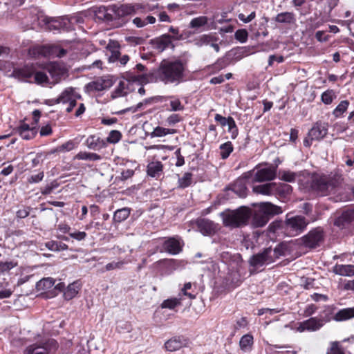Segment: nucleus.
<instances>
[{
	"label": "nucleus",
	"instance_id": "f257e3e1",
	"mask_svg": "<svg viewBox=\"0 0 354 354\" xmlns=\"http://www.w3.org/2000/svg\"><path fill=\"white\" fill-rule=\"evenodd\" d=\"M186 62L179 58L163 59L154 72L156 80L165 84L178 85L185 77Z\"/></svg>",
	"mask_w": 354,
	"mask_h": 354
},
{
	"label": "nucleus",
	"instance_id": "f03ea898",
	"mask_svg": "<svg viewBox=\"0 0 354 354\" xmlns=\"http://www.w3.org/2000/svg\"><path fill=\"white\" fill-rule=\"evenodd\" d=\"M342 181V175L337 173L330 175H313L310 177L306 189L315 192L320 196L333 193Z\"/></svg>",
	"mask_w": 354,
	"mask_h": 354
},
{
	"label": "nucleus",
	"instance_id": "7ed1b4c3",
	"mask_svg": "<svg viewBox=\"0 0 354 354\" xmlns=\"http://www.w3.org/2000/svg\"><path fill=\"white\" fill-rule=\"evenodd\" d=\"M256 209L252 211V225L254 227L265 226L271 217L279 215L283 212L281 207L270 202H261L255 204Z\"/></svg>",
	"mask_w": 354,
	"mask_h": 354
},
{
	"label": "nucleus",
	"instance_id": "20e7f679",
	"mask_svg": "<svg viewBox=\"0 0 354 354\" xmlns=\"http://www.w3.org/2000/svg\"><path fill=\"white\" fill-rule=\"evenodd\" d=\"M223 223L225 226L236 228L247 225L252 216V209L245 206H241L236 209H226L220 213Z\"/></svg>",
	"mask_w": 354,
	"mask_h": 354
},
{
	"label": "nucleus",
	"instance_id": "39448f33",
	"mask_svg": "<svg viewBox=\"0 0 354 354\" xmlns=\"http://www.w3.org/2000/svg\"><path fill=\"white\" fill-rule=\"evenodd\" d=\"M139 8L141 6L136 3L113 4V18L118 26L125 25L129 21V17L139 13Z\"/></svg>",
	"mask_w": 354,
	"mask_h": 354
},
{
	"label": "nucleus",
	"instance_id": "423d86ee",
	"mask_svg": "<svg viewBox=\"0 0 354 354\" xmlns=\"http://www.w3.org/2000/svg\"><path fill=\"white\" fill-rule=\"evenodd\" d=\"M66 54V50L55 45L39 46L30 48L29 55L32 57H63Z\"/></svg>",
	"mask_w": 354,
	"mask_h": 354
},
{
	"label": "nucleus",
	"instance_id": "0eeeda50",
	"mask_svg": "<svg viewBox=\"0 0 354 354\" xmlns=\"http://www.w3.org/2000/svg\"><path fill=\"white\" fill-rule=\"evenodd\" d=\"M280 253L277 249L272 250L271 248H266L262 252L253 255L250 263L252 266L261 267L265 264L272 263L279 258Z\"/></svg>",
	"mask_w": 354,
	"mask_h": 354
},
{
	"label": "nucleus",
	"instance_id": "6e6552de",
	"mask_svg": "<svg viewBox=\"0 0 354 354\" xmlns=\"http://www.w3.org/2000/svg\"><path fill=\"white\" fill-rule=\"evenodd\" d=\"M81 95L75 92V88L68 87L64 89L57 98L55 100L56 104H68L66 111L71 112L74 106L77 104V100L80 99Z\"/></svg>",
	"mask_w": 354,
	"mask_h": 354
},
{
	"label": "nucleus",
	"instance_id": "1a4fd4ad",
	"mask_svg": "<svg viewBox=\"0 0 354 354\" xmlns=\"http://www.w3.org/2000/svg\"><path fill=\"white\" fill-rule=\"evenodd\" d=\"M287 230L292 236L301 233L306 227L308 222L302 216L288 217L286 221Z\"/></svg>",
	"mask_w": 354,
	"mask_h": 354
},
{
	"label": "nucleus",
	"instance_id": "9d476101",
	"mask_svg": "<svg viewBox=\"0 0 354 354\" xmlns=\"http://www.w3.org/2000/svg\"><path fill=\"white\" fill-rule=\"evenodd\" d=\"M56 349V341L49 339L43 344H34L29 346L24 354H54Z\"/></svg>",
	"mask_w": 354,
	"mask_h": 354
},
{
	"label": "nucleus",
	"instance_id": "9b49d317",
	"mask_svg": "<svg viewBox=\"0 0 354 354\" xmlns=\"http://www.w3.org/2000/svg\"><path fill=\"white\" fill-rule=\"evenodd\" d=\"M326 323L323 318L317 317H311L308 319L298 323L297 331L303 333L304 331L314 332L319 330Z\"/></svg>",
	"mask_w": 354,
	"mask_h": 354
},
{
	"label": "nucleus",
	"instance_id": "f8f14e48",
	"mask_svg": "<svg viewBox=\"0 0 354 354\" xmlns=\"http://www.w3.org/2000/svg\"><path fill=\"white\" fill-rule=\"evenodd\" d=\"M113 82L111 78L101 77L86 84L84 90L86 93L102 91L111 88Z\"/></svg>",
	"mask_w": 354,
	"mask_h": 354
},
{
	"label": "nucleus",
	"instance_id": "ddd939ff",
	"mask_svg": "<svg viewBox=\"0 0 354 354\" xmlns=\"http://www.w3.org/2000/svg\"><path fill=\"white\" fill-rule=\"evenodd\" d=\"M183 242L178 236L170 237L166 239L163 244V250L169 254L176 255L183 249Z\"/></svg>",
	"mask_w": 354,
	"mask_h": 354
},
{
	"label": "nucleus",
	"instance_id": "4468645a",
	"mask_svg": "<svg viewBox=\"0 0 354 354\" xmlns=\"http://www.w3.org/2000/svg\"><path fill=\"white\" fill-rule=\"evenodd\" d=\"M323 239L322 231L319 229H315L308 232L303 237V243L306 247L310 248H316Z\"/></svg>",
	"mask_w": 354,
	"mask_h": 354
},
{
	"label": "nucleus",
	"instance_id": "2eb2a0df",
	"mask_svg": "<svg viewBox=\"0 0 354 354\" xmlns=\"http://www.w3.org/2000/svg\"><path fill=\"white\" fill-rule=\"evenodd\" d=\"M46 70L51 77V84H55L59 82L66 73V70L64 68L55 62L50 63L48 64L46 66Z\"/></svg>",
	"mask_w": 354,
	"mask_h": 354
},
{
	"label": "nucleus",
	"instance_id": "dca6fc26",
	"mask_svg": "<svg viewBox=\"0 0 354 354\" xmlns=\"http://www.w3.org/2000/svg\"><path fill=\"white\" fill-rule=\"evenodd\" d=\"M95 17L98 20L110 23L113 22V4L108 6H102L95 10Z\"/></svg>",
	"mask_w": 354,
	"mask_h": 354
},
{
	"label": "nucleus",
	"instance_id": "f3484780",
	"mask_svg": "<svg viewBox=\"0 0 354 354\" xmlns=\"http://www.w3.org/2000/svg\"><path fill=\"white\" fill-rule=\"evenodd\" d=\"M35 72V64H26L23 67L14 69L12 75L21 81H28Z\"/></svg>",
	"mask_w": 354,
	"mask_h": 354
},
{
	"label": "nucleus",
	"instance_id": "a211bd4d",
	"mask_svg": "<svg viewBox=\"0 0 354 354\" xmlns=\"http://www.w3.org/2000/svg\"><path fill=\"white\" fill-rule=\"evenodd\" d=\"M328 133V124L321 122H316L308 132L311 140H319Z\"/></svg>",
	"mask_w": 354,
	"mask_h": 354
},
{
	"label": "nucleus",
	"instance_id": "6ab92c4d",
	"mask_svg": "<svg viewBox=\"0 0 354 354\" xmlns=\"http://www.w3.org/2000/svg\"><path fill=\"white\" fill-rule=\"evenodd\" d=\"M196 226L199 232L204 236H212L217 231L216 225L213 221L206 218L197 220Z\"/></svg>",
	"mask_w": 354,
	"mask_h": 354
},
{
	"label": "nucleus",
	"instance_id": "aec40b11",
	"mask_svg": "<svg viewBox=\"0 0 354 354\" xmlns=\"http://www.w3.org/2000/svg\"><path fill=\"white\" fill-rule=\"evenodd\" d=\"M276 177V170L272 167H264L255 172L253 182H263L274 179Z\"/></svg>",
	"mask_w": 354,
	"mask_h": 354
},
{
	"label": "nucleus",
	"instance_id": "412c9836",
	"mask_svg": "<svg viewBox=\"0 0 354 354\" xmlns=\"http://www.w3.org/2000/svg\"><path fill=\"white\" fill-rule=\"evenodd\" d=\"M248 176L245 174L244 177L238 178L233 184L227 188V190L232 191L239 197L245 198L247 196V187L245 178Z\"/></svg>",
	"mask_w": 354,
	"mask_h": 354
},
{
	"label": "nucleus",
	"instance_id": "4be33fe9",
	"mask_svg": "<svg viewBox=\"0 0 354 354\" xmlns=\"http://www.w3.org/2000/svg\"><path fill=\"white\" fill-rule=\"evenodd\" d=\"M85 145L89 149L99 151L106 147V142L97 135H91L86 138Z\"/></svg>",
	"mask_w": 354,
	"mask_h": 354
},
{
	"label": "nucleus",
	"instance_id": "5701e85b",
	"mask_svg": "<svg viewBox=\"0 0 354 354\" xmlns=\"http://www.w3.org/2000/svg\"><path fill=\"white\" fill-rule=\"evenodd\" d=\"M147 174L156 179L159 178L163 174V165L160 161H153L147 167Z\"/></svg>",
	"mask_w": 354,
	"mask_h": 354
},
{
	"label": "nucleus",
	"instance_id": "b1692460",
	"mask_svg": "<svg viewBox=\"0 0 354 354\" xmlns=\"http://www.w3.org/2000/svg\"><path fill=\"white\" fill-rule=\"evenodd\" d=\"M276 183H268L253 187V192L256 194L266 196L275 195Z\"/></svg>",
	"mask_w": 354,
	"mask_h": 354
},
{
	"label": "nucleus",
	"instance_id": "393cba45",
	"mask_svg": "<svg viewBox=\"0 0 354 354\" xmlns=\"http://www.w3.org/2000/svg\"><path fill=\"white\" fill-rule=\"evenodd\" d=\"M155 48L160 52H162L172 45L171 36L169 35H162L161 37L156 39L154 41Z\"/></svg>",
	"mask_w": 354,
	"mask_h": 354
},
{
	"label": "nucleus",
	"instance_id": "a878e982",
	"mask_svg": "<svg viewBox=\"0 0 354 354\" xmlns=\"http://www.w3.org/2000/svg\"><path fill=\"white\" fill-rule=\"evenodd\" d=\"M333 271L335 274L340 276L352 277L354 275V265L336 264L333 267Z\"/></svg>",
	"mask_w": 354,
	"mask_h": 354
},
{
	"label": "nucleus",
	"instance_id": "bb28decb",
	"mask_svg": "<svg viewBox=\"0 0 354 354\" xmlns=\"http://www.w3.org/2000/svg\"><path fill=\"white\" fill-rule=\"evenodd\" d=\"M274 20L279 24L290 25L295 23L296 17L292 12H283L277 14Z\"/></svg>",
	"mask_w": 354,
	"mask_h": 354
},
{
	"label": "nucleus",
	"instance_id": "cd10ccee",
	"mask_svg": "<svg viewBox=\"0 0 354 354\" xmlns=\"http://www.w3.org/2000/svg\"><path fill=\"white\" fill-rule=\"evenodd\" d=\"M354 317V307L346 308L339 310L333 316V319L336 322H344Z\"/></svg>",
	"mask_w": 354,
	"mask_h": 354
},
{
	"label": "nucleus",
	"instance_id": "c85d7f7f",
	"mask_svg": "<svg viewBox=\"0 0 354 354\" xmlns=\"http://www.w3.org/2000/svg\"><path fill=\"white\" fill-rule=\"evenodd\" d=\"M162 98V97H161V96H156V97H150L148 99H145L143 102H139L136 106H131V107L120 110L119 111H117L115 113L118 115H121V114L125 113L126 112H128V111L135 113L138 110L141 109L144 104H149L152 102H157L160 101Z\"/></svg>",
	"mask_w": 354,
	"mask_h": 354
},
{
	"label": "nucleus",
	"instance_id": "c756f323",
	"mask_svg": "<svg viewBox=\"0 0 354 354\" xmlns=\"http://www.w3.org/2000/svg\"><path fill=\"white\" fill-rule=\"evenodd\" d=\"M184 344L182 337H175L167 340L165 344V347L167 351L173 352L181 348Z\"/></svg>",
	"mask_w": 354,
	"mask_h": 354
},
{
	"label": "nucleus",
	"instance_id": "7c9ffc66",
	"mask_svg": "<svg viewBox=\"0 0 354 354\" xmlns=\"http://www.w3.org/2000/svg\"><path fill=\"white\" fill-rule=\"evenodd\" d=\"M157 263L162 265L167 269L168 273H171L174 270L183 266V261L173 259H162L158 261Z\"/></svg>",
	"mask_w": 354,
	"mask_h": 354
},
{
	"label": "nucleus",
	"instance_id": "2f4dec72",
	"mask_svg": "<svg viewBox=\"0 0 354 354\" xmlns=\"http://www.w3.org/2000/svg\"><path fill=\"white\" fill-rule=\"evenodd\" d=\"M73 159L79 160L97 161L100 160L102 157L95 153L80 151L74 156Z\"/></svg>",
	"mask_w": 354,
	"mask_h": 354
},
{
	"label": "nucleus",
	"instance_id": "473e14b6",
	"mask_svg": "<svg viewBox=\"0 0 354 354\" xmlns=\"http://www.w3.org/2000/svg\"><path fill=\"white\" fill-rule=\"evenodd\" d=\"M80 290V283L78 281H74L67 286L64 292V296L66 299L70 300L77 295Z\"/></svg>",
	"mask_w": 354,
	"mask_h": 354
},
{
	"label": "nucleus",
	"instance_id": "72a5a7b5",
	"mask_svg": "<svg viewBox=\"0 0 354 354\" xmlns=\"http://www.w3.org/2000/svg\"><path fill=\"white\" fill-rule=\"evenodd\" d=\"M253 344V336L250 334L244 335L239 341L240 348L244 352L250 351L252 348Z\"/></svg>",
	"mask_w": 354,
	"mask_h": 354
},
{
	"label": "nucleus",
	"instance_id": "f704fd0d",
	"mask_svg": "<svg viewBox=\"0 0 354 354\" xmlns=\"http://www.w3.org/2000/svg\"><path fill=\"white\" fill-rule=\"evenodd\" d=\"M216 38L212 35H202L194 39V43L198 46L209 45L212 41H216Z\"/></svg>",
	"mask_w": 354,
	"mask_h": 354
},
{
	"label": "nucleus",
	"instance_id": "c9c22d12",
	"mask_svg": "<svg viewBox=\"0 0 354 354\" xmlns=\"http://www.w3.org/2000/svg\"><path fill=\"white\" fill-rule=\"evenodd\" d=\"M136 5L141 6V8H139V12L144 14L149 12H154L156 10L160 9L159 3L156 2H149L146 3H136Z\"/></svg>",
	"mask_w": 354,
	"mask_h": 354
},
{
	"label": "nucleus",
	"instance_id": "e433bc0d",
	"mask_svg": "<svg viewBox=\"0 0 354 354\" xmlns=\"http://www.w3.org/2000/svg\"><path fill=\"white\" fill-rule=\"evenodd\" d=\"M55 281L50 277L44 278L37 283V288L41 291H46L54 286Z\"/></svg>",
	"mask_w": 354,
	"mask_h": 354
},
{
	"label": "nucleus",
	"instance_id": "4c0bfd02",
	"mask_svg": "<svg viewBox=\"0 0 354 354\" xmlns=\"http://www.w3.org/2000/svg\"><path fill=\"white\" fill-rule=\"evenodd\" d=\"M127 93V84H125L124 82L120 81L118 86L111 92V98L115 99L124 96L126 95Z\"/></svg>",
	"mask_w": 354,
	"mask_h": 354
},
{
	"label": "nucleus",
	"instance_id": "58836bf2",
	"mask_svg": "<svg viewBox=\"0 0 354 354\" xmlns=\"http://www.w3.org/2000/svg\"><path fill=\"white\" fill-rule=\"evenodd\" d=\"M130 214V209L128 207L119 209L114 212L113 221L116 223H121L126 220Z\"/></svg>",
	"mask_w": 354,
	"mask_h": 354
},
{
	"label": "nucleus",
	"instance_id": "ea45409f",
	"mask_svg": "<svg viewBox=\"0 0 354 354\" xmlns=\"http://www.w3.org/2000/svg\"><path fill=\"white\" fill-rule=\"evenodd\" d=\"M192 174L186 172L182 177H179L178 180V187L185 189L190 186L192 183Z\"/></svg>",
	"mask_w": 354,
	"mask_h": 354
},
{
	"label": "nucleus",
	"instance_id": "a19ab883",
	"mask_svg": "<svg viewBox=\"0 0 354 354\" xmlns=\"http://www.w3.org/2000/svg\"><path fill=\"white\" fill-rule=\"evenodd\" d=\"M180 304L181 299L174 297L164 300L160 304V306L162 308H168L170 310H173L176 307L180 306Z\"/></svg>",
	"mask_w": 354,
	"mask_h": 354
},
{
	"label": "nucleus",
	"instance_id": "79ce46f5",
	"mask_svg": "<svg viewBox=\"0 0 354 354\" xmlns=\"http://www.w3.org/2000/svg\"><path fill=\"white\" fill-rule=\"evenodd\" d=\"M176 132V129H167L161 127H156L151 133V136L153 137H162L168 134H174Z\"/></svg>",
	"mask_w": 354,
	"mask_h": 354
},
{
	"label": "nucleus",
	"instance_id": "37998d69",
	"mask_svg": "<svg viewBox=\"0 0 354 354\" xmlns=\"http://www.w3.org/2000/svg\"><path fill=\"white\" fill-rule=\"evenodd\" d=\"M349 106L348 100H343L333 110V114L335 118L341 117L345 113Z\"/></svg>",
	"mask_w": 354,
	"mask_h": 354
},
{
	"label": "nucleus",
	"instance_id": "c03bdc74",
	"mask_svg": "<svg viewBox=\"0 0 354 354\" xmlns=\"http://www.w3.org/2000/svg\"><path fill=\"white\" fill-rule=\"evenodd\" d=\"M208 22V19L205 16H200L194 18L189 23V27L192 28H198L206 25Z\"/></svg>",
	"mask_w": 354,
	"mask_h": 354
},
{
	"label": "nucleus",
	"instance_id": "a18cd8bd",
	"mask_svg": "<svg viewBox=\"0 0 354 354\" xmlns=\"http://www.w3.org/2000/svg\"><path fill=\"white\" fill-rule=\"evenodd\" d=\"M292 192L290 185L285 183H276L275 195L285 196Z\"/></svg>",
	"mask_w": 354,
	"mask_h": 354
},
{
	"label": "nucleus",
	"instance_id": "49530a36",
	"mask_svg": "<svg viewBox=\"0 0 354 354\" xmlns=\"http://www.w3.org/2000/svg\"><path fill=\"white\" fill-rule=\"evenodd\" d=\"M35 82L39 84H51L50 80L46 73L43 72H37V68H35Z\"/></svg>",
	"mask_w": 354,
	"mask_h": 354
},
{
	"label": "nucleus",
	"instance_id": "de8ad7c7",
	"mask_svg": "<svg viewBox=\"0 0 354 354\" xmlns=\"http://www.w3.org/2000/svg\"><path fill=\"white\" fill-rule=\"evenodd\" d=\"M221 156L223 159L228 158L233 151V147L231 142H226L220 146Z\"/></svg>",
	"mask_w": 354,
	"mask_h": 354
},
{
	"label": "nucleus",
	"instance_id": "09e8293b",
	"mask_svg": "<svg viewBox=\"0 0 354 354\" xmlns=\"http://www.w3.org/2000/svg\"><path fill=\"white\" fill-rule=\"evenodd\" d=\"M335 97V93L333 90H327L321 95V100L325 104H330Z\"/></svg>",
	"mask_w": 354,
	"mask_h": 354
},
{
	"label": "nucleus",
	"instance_id": "8fccbe9b",
	"mask_svg": "<svg viewBox=\"0 0 354 354\" xmlns=\"http://www.w3.org/2000/svg\"><path fill=\"white\" fill-rule=\"evenodd\" d=\"M17 266V263L14 261H0V273L4 274Z\"/></svg>",
	"mask_w": 354,
	"mask_h": 354
},
{
	"label": "nucleus",
	"instance_id": "3c124183",
	"mask_svg": "<svg viewBox=\"0 0 354 354\" xmlns=\"http://www.w3.org/2000/svg\"><path fill=\"white\" fill-rule=\"evenodd\" d=\"M122 137V134L119 131L117 130H112L110 131L106 140H105L106 142L115 144L118 142Z\"/></svg>",
	"mask_w": 354,
	"mask_h": 354
},
{
	"label": "nucleus",
	"instance_id": "603ef678",
	"mask_svg": "<svg viewBox=\"0 0 354 354\" xmlns=\"http://www.w3.org/2000/svg\"><path fill=\"white\" fill-rule=\"evenodd\" d=\"M76 147H77V145L73 141L69 140V141L64 143L61 146L58 147L52 153L60 152V151H70L74 149Z\"/></svg>",
	"mask_w": 354,
	"mask_h": 354
},
{
	"label": "nucleus",
	"instance_id": "864d4df0",
	"mask_svg": "<svg viewBox=\"0 0 354 354\" xmlns=\"http://www.w3.org/2000/svg\"><path fill=\"white\" fill-rule=\"evenodd\" d=\"M327 354H345L339 342H333L330 344V348L328 351Z\"/></svg>",
	"mask_w": 354,
	"mask_h": 354
},
{
	"label": "nucleus",
	"instance_id": "5fc2aeb1",
	"mask_svg": "<svg viewBox=\"0 0 354 354\" xmlns=\"http://www.w3.org/2000/svg\"><path fill=\"white\" fill-rule=\"evenodd\" d=\"M228 126V132L231 134V138L232 139H235L238 136V128L236 127V122L233 118L230 117V122L227 124Z\"/></svg>",
	"mask_w": 354,
	"mask_h": 354
},
{
	"label": "nucleus",
	"instance_id": "6e6d98bb",
	"mask_svg": "<svg viewBox=\"0 0 354 354\" xmlns=\"http://www.w3.org/2000/svg\"><path fill=\"white\" fill-rule=\"evenodd\" d=\"M45 21L50 30H59L62 27V24L59 21L48 19H46Z\"/></svg>",
	"mask_w": 354,
	"mask_h": 354
},
{
	"label": "nucleus",
	"instance_id": "4d7b16f0",
	"mask_svg": "<svg viewBox=\"0 0 354 354\" xmlns=\"http://www.w3.org/2000/svg\"><path fill=\"white\" fill-rule=\"evenodd\" d=\"M234 37L236 40L245 43L248 39V34L246 30L239 29L235 32Z\"/></svg>",
	"mask_w": 354,
	"mask_h": 354
},
{
	"label": "nucleus",
	"instance_id": "13d9d810",
	"mask_svg": "<svg viewBox=\"0 0 354 354\" xmlns=\"http://www.w3.org/2000/svg\"><path fill=\"white\" fill-rule=\"evenodd\" d=\"M127 43L133 46L141 45L144 44L145 39L140 37L129 36L125 38Z\"/></svg>",
	"mask_w": 354,
	"mask_h": 354
},
{
	"label": "nucleus",
	"instance_id": "bf43d9fd",
	"mask_svg": "<svg viewBox=\"0 0 354 354\" xmlns=\"http://www.w3.org/2000/svg\"><path fill=\"white\" fill-rule=\"evenodd\" d=\"M126 263L124 261H119L117 262H111L106 265L105 270L110 271L116 269H121L122 266Z\"/></svg>",
	"mask_w": 354,
	"mask_h": 354
},
{
	"label": "nucleus",
	"instance_id": "052dcab7",
	"mask_svg": "<svg viewBox=\"0 0 354 354\" xmlns=\"http://www.w3.org/2000/svg\"><path fill=\"white\" fill-rule=\"evenodd\" d=\"M296 176L297 175L295 173L286 171L283 172L281 179L286 182L292 183L296 180Z\"/></svg>",
	"mask_w": 354,
	"mask_h": 354
},
{
	"label": "nucleus",
	"instance_id": "680f3d73",
	"mask_svg": "<svg viewBox=\"0 0 354 354\" xmlns=\"http://www.w3.org/2000/svg\"><path fill=\"white\" fill-rule=\"evenodd\" d=\"M37 131L35 129L27 131H19V133L24 140H30L33 138Z\"/></svg>",
	"mask_w": 354,
	"mask_h": 354
},
{
	"label": "nucleus",
	"instance_id": "e2e57ef3",
	"mask_svg": "<svg viewBox=\"0 0 354 354\" xmlns=\"http://www.w3.org/2000/svg\"><path fill=\"white\" fill-rule=\"evenodd\" d=\"M44 177V171H40L37 174L31 175L28 178V182L29 183H30V184L38 183L41 182L43 180Z\"/></svg>",
	"mask_w": 354,
	"mask_h": 354
},
{
	"label": "nucleus",
	"instance_id": "0e129e2a",
	"mask_svg": "<svg viewBox=\"0 0 354 354\" xmlns=\"http://www.w3.org/2000/svg\"><path fill=\"white\" fill-rule=\"evenodd\" d=\"M256 17L255 12H252L248 16H245L243 13H240L238 15V18L245 24L249 23L252 21Z\"/></svg>",
	"mask_w": 354,
	"mask_h": 354
},
{
	"label": "nucleus",
	"instance_id": "69168bd1",
	"mask_svg": "<svg viewBox=\"0 0 354 354\" xmlns=\"http://www.w3.org/2000/svg\"><path fill=\"white\" fill-rule=\"evenodd\" d=\"M170 111H182L184 109L183 105H182L179 100H171L170 102Z\"/></svg>",
	"mask_w": 354,
	"mask_h": 354
},
{
	"label": "nucleus",
	"instance_id": "338daca9",
	"mask_svg": "<svg viewBox=\"0 0 354 354\" xmlns=\"http://www.w3.org/2000/svg\"><path fill=\"white\" fill-rule=\"evenodd\" d=\"M192 283L190 282L186 283L184 285V287L182 288L181 292L185 295L188 297L189 299H193L196 297L195 295L187 292L188 290H190L192 288Z\"/></svg>",
	"mask_w": 354,
	"mask_h": 354
},
{
	"label": "nucleus",
	"instance_id": "774afa93",
	"mask_svg": "<svg viewBox=\"0 0 354 354\" xmlns=\"http://www.w3.org/2000/svg\"><path fill=\"white\" fill-rule=\"evenodd\" d=\"M134 175V170L132 169H127L122 170L121 172L120 179L122 180H126L131 178Z\"/></svg>",
	"mask_w": 354,
	"mask_h": 354
}]
</instances>
